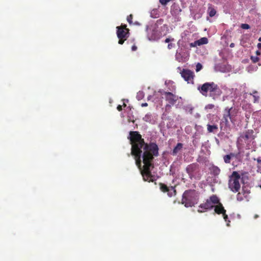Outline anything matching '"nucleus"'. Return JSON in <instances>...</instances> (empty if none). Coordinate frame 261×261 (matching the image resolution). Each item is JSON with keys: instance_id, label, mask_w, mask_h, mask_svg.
I'll return each instance as SVG.
<instances>
[{"instance_id": "nucleus-22", "label": "nucleus", "mask_w": 261, "mask_h": 261, "mask_svg": "<svg viewBox=\"0 0 261 261\" xmlns=\"http://www.w3.org/2000/svg\"><path fill=\"white\" fill-rule=\"evenodd\" d=\"M143 120L146 122H151L152 120V115L150 113H148L143 118Z\"/></svg>"}, {"instance_id": "nucleus-43", "label": "nucleus", "mask_w": 261, "mask_h": 261, "mask_svg": "<svg viewBox=\"0 0 261 261\" xmlns=\"http://www.w3.org/2000/svg\"><path fill=\"white\" fill-rule=\"evenodd\" d=\"M112 102H113V100H110V103L111 104H112ZM111 106H112V105H111Z\"/></svg>"}, {"instance_id": "nucleus-6", "label": "nucleus", "mask_w": 261, "mask_h": 261, "mask_svg": "<svg viewBox=\"0 0 261 261\" xmlns=\"http://www.w3.org/2000/svg\"><path fill=\"white\" fill-rule=\"evenodd\" d=\"M190 179H200L201 175L200 173L199 166L197 163H192L187 166L186 169Z\"/></svg>"}, {"instance_id": "nucleus-4", "label": "nucleus", "mask_w": 261, "mask_h": 261, "mask_svg": "<svg viewBox=\"0 0 261 261\" xmlns=\"http://www.w3.org/2000/svg\"><path fill=\"white\" fill-rule=\"evenodd\" d=\"M219 199L217 196L213 195L210 197L209 199L206 200L205 202L200 204L199 207L202 210L199 209L198 210V212L199 213H202L206 211L212 210L214 207V204H216L219 203Z\"/></svg>"}, {"instance_id": "nucleus-25", "label": "nucleus", "mask_w": 261, "mask_h": 261, "mask_svg": "<svg viewBox=\"0 0 261 261\" xmlns=\"http://www.w3.org/2000/svg\"><path fill=\"white\" fill-rule=\"evenodd\" d=\"M257 93V91H254L253 92V102H257L259 101V96H256L255 95V94H256Z\"/></svg>"}, {"instance_id": "nucleus-39", "label": "nucleus", "mask_w": 261, "mask_h": 261, "mask_svg": "<svg viewBox=\"0 0 261 261\" xmlns=\"http://www.w3.org/2000/svg\"><path fill=\"white\" fill-rule=\"evenodd\" d=\"M229 46H230V47L232 48V47H233L234 46V44L233 43H231L230 44Z\"/></svg>"}, {"instance_id": "nucleus-15", "label": "nucleus", "mask_w": 261, "mask_h": 261, "mask_svg": "<svg viewBox=\"0 0 261 261\" xmlns=\"http://www.w3.org/2000/svg\"><path fill=\"white\" fill-rule=\"evenodd\" d=\"M209 170L211 174L213 175L214 176H218L221 171L220 168L218 167L215 165H213L211 167H210Z\"/></svg>"}, {"instance_id": "nucleus-33", "label": "nucleus", "mask_w": 261, "mask_h": 261, "mask_svg": "<svg viewBox=\"0 0 261 261\" xmlns=\"http://www.w3.org/2000/svg\"><path fill=\"white\" fill-rule=\"evenodd\" d=\"M174 44L173 43H169L168 45V48L170 49H171L173 46H174Z\"/></svg>"}, {"instance_id": "nucleus-16", "label": "nucleus", "mask_w": 261, "mask_h": 261, "mask_svg": "<svg viewBox=\"0 0 261 261\" xmlns=\"http://www.w3.org/2000/svg\"><path fill=\"white\" fill-rule=\"evenodd\" d=\"M183 147V144L181 143H178L176 146L173 148L172 154L173 155H176L177 153L181 150Z\"/></svg>"}, {"instance_id": "nucleus-10", "label": "nucleus", "mask_w": 261, "mask_h": 261, "mask_svg": "<svg viewBox=\"0 0 261 261\" xmlns=\"http://www.w3.org/2000/svg\"><path fill=\"white\" fill-rule=\"evenodd\" d=\"M160 189L164 193H167L169 197H172L173 196L175 195L176 194V190L173 187H168L166 185L160 183Z\"/></svg>"}, {"instance_id": "nucleus-18", "label": "nucleus", "mask_w": 261, "mask_h": 261, "mask_svg": "<svg viewBox=\"0 0 261 261\" xmlns=\"http://www.w3.org/2000/svg\"><path fill=\"white\" fill-rule=\"evenodd\" d=\"M236 156V155L233 153H230L229 154L225 155L223 156V160L225 163L229 164L230 163L231 159Z\"/></svg>"}, {"instance_id": "nucleus-28", "label": "nucleus", "mask_w": 261, "mask_h": 261, "mask_svg": "<svg viewBox=\"0 0 261 261\" xmlns=\"http://www.w3.org/2000/svg\"><path fill=\"white\" fill-rule=\"evenodd\" d=\"M241 28L243 29H250V25L247 23H243L241 25Z\"/></svg>"}, {"instance_id": "nucleus-41", "label": "nucleus", "mask_w": 261, "mask_h": 261, "mask_svg": "<svg viewBox=\"0 0 261 261\" xmlns=\"http://www.w3.org/2000/svg\"><path fill=\"white\" fill-rule=\"evenodd\" d=\"M258 215H255V216H254V218H255V219H256V218H258Z\"/></svg>"}, {"instance_id": "nucleus-13", "label": "nucleus", "mask_w": 261, "mask_h": 261, "mask_svg": "<svg viewBox=\"0 0 261 261\" xmlns=\"http://www.w3.org/2000/svg\"><path fill=\"white\" fill-rule=\"evenodd\" d=\"M216 205L214 206V210L215 212L217 213V214H223L224 213H226V210L224 209V207H223L222 204L219 202V203H216Z\"/></svg>"}, {"instance_id": "nucleus-5", "label": "nucleus", "mask_w": 261, "mask_h": 261, "mask_svg": "<svg viewBox=\"0 0 261 261\" xmlns=\"http://www.w3.org/2000/svg\"><path fill=\"white\" fill-rule=\"evenodd\" d=\"M240 175L236 171H233L230 177L228 186L229 189L234 193H236L240 189Z\"/></svg>"}, {"instance_id": "nucleus-24", "label": "nucleus", "mask_w": 261, "mask_h": 261, "mask_svg": "<svg viewBox=\"0 0 261 261\" xmlns=\"http://www.w3.org/2000/svg\"><path fill=\"white\" fill-rule=\"evenodd\" d=\"M250 59L253 63H255L260 61L261 57L257 56H251Z\"/></svg>"}, {"instance_id": "nucleus-34", "label": "nucleus", "mask_w": 261, "mask_h": 261, "mask_svg": "<svg viewBox=\"0 0 261 261\" xmlns=\"http://www.w3.org/2000/svg\"><path fill=\"white\" fill-rule=\"evenodd\" d=\"M256 161L258 163V164H260L261 165V156H259L258 157L257 159H256Z\"/></svg>"}, {"instance_id": "nucleus-17", "label": "nucleus", "mask_w": 261, "mask_h": 261, "mask_svg": "<svg viewBox=\"0 0 261 261\" xmlns=\"http://www.w3.org/2000/svg\"><path fill=\"white\" fill-rule=\"evenodd\" d=\"M243 193L241 192H239L237 195V199L238 201H241L244 200V197H246L247 196V194L249 193L248 191H246L244 190Z\"/></svg>"}, {"instance_id": "nucleus-44", "label": "nucleus", "mask_w": 261, "mask_h": 261, "mask_svg": "<svg viewBox=\"0 0 261 261\" xmlns=\"http://www.w3.org/2000/svg\"><path fill=\"white\" fill-rule=\"evenodd\" d=\"M152 38L153 39H155V38H156L155 37H153V36L152 37Z\"/></svg>"}, {"instance_id": "nucleus-32", "label": "nucleus", "mask_w": 261, "mask_h": 261, "mask_svg": "<svg viewBox=\"0 0 261 261\" xmlns=\"http://www.w3.org/2000/svg\"><path fill=\"white\" fill-rule=\"evenodd\" d=\"M197 45H198V44H197V42H196V41H195L194 42H193V43H191L190 44V46H191V47H195V46H196Z\"/></svg>"}, {"instance_id": "nucleus-26", "label": "nucleus", "mask_w": 261, "mask_h": 261, "mask_svg": "<svg viewBox=\"0 0 261 261\" xmlns=\"http://www.w3.org/2000/svg\"><path fill=\"white\" fill-rule=\"evenodd\" d=\"M133 15L132 14H130L127 17V21L130 24H133Z\"/></svg>"}, {"instance_id": "nucleus-2", "label": "nucleus", "mask_w": 261, "mask_h": 261, "mask_svg": "<svg viewBox=\"0 0 261 261\" xmlns=\"http://www.w3.org/2000/svg\"><path fill=\"white\" fill-rule=\"evenodd\" d=\"M199 92L204 96H209L214 100L218 99L222 93L219 87L214 82H206L197 87Z\"/></svg>"}, {"instance_id": "nucleus-3", "label": "nucleus", "mask_w": 261, "mask_h": 261, "mask_svg": "<svg viewBox=\"0 0 261 261\" xmlns=\"http://www.w3.org/2000/svg\"><path fill=\"white\" fill-rule=\"evenodd\" d=\"M199 195L194 190H186L182 194L181 203L187 207H192L198 203Z\"/></svg>"}, {"instance_id": "nucleus-35", "label": "nucleus", "mask_w": 261, "mask_h": 261, "mask_svg": "<svg viewBox=\"0 0 261 261\" xmlns=\"http://www.w3.org/2000/svg\"><path fill=\"white\" fill-rule=\"evenodd\" d=\"M137 49V47L136 46V45H133L132 47V50L133 51H136Z\"/></svg>"}, {"instance_id": "nucleus-12", "label": "nucleus", "mask_w": 261, "mask_h": 261, "mask_svg": "<svg viewBox=\"0 0 261 261\" xmlns=\"http://www.w3.org/2000/svg\"><path fill=\"white\" fill-rule=\"evenodd\" d=\"M164 95L166 100L172 105H174L178 99V96L171 92H165Z\"/></svg>"}, {"instance_id": "nucleus-8", "label": "nucleus", "mask_w": 261, "mask_h": 261, "mask_svg": "<svg viewBox=\"0 0 261 261\" xmlns=\"http://www.w3.org/2000/svg\"><path fill=\"white\" fill-rule=\"evenodd\" d=\"M231 109H229L228 107H226L223 111V117L221 120L220 124V128L221 130H225L227 128L229 124L228 119H230Z\"/></svg>"}, {"instance_id": "nucleus-30", "label": "nucleus", "mask_w": 261, "mask_h": 261, "mask_svg": "<svg viewBox=\"0 0 261 261\" xmlns=\"http://www.w3.org/2000/svg\"><path fill=\"white\" fill-rule=\"evenodd\" d=\"M222 215H223V218H224V220H225L226 222L228 221V222H230V221H228V216L226 215V213H225L223 214Z\"/></svg>"}, {"instance_id": "nucleus-9", "label": "nucleus", "mask_w": 261, "mask_h": 261, "mask_svg": "<svg viewBox=\"0 0 261 261\" xmlns=\"http://www.w3.org/2000/svg\"><path fill=\"white\" fill-rule=\"evenodd\" d=\"M182 77L189 84H194V73L189 69H183L181 72Z\"/></svg>"}, {"instance_id": "nucleus-40", "label": "nucleus", "mask_w": 261, "mask_h": 261, "mask_svg": "<svg viewBox=\"0 0 261 261\" xmlns=\"http://www.w3.org/2000/svg\"><path fill=\"white\" fill-rule=\"evenodd\" d=\"M134 24H136V25H139L140 24V23L137 22V21L135 22L134 23Z\"/></svg>"}, {"instance_id": "nucleus-7", "label": "nucleus", "mask_w": 261, "mask_h": 261, "mask_svg": "<svg viewBox=\"0 0 261 261\" xmlns=\"http://www.w3.org/2000/svg\"><path fill=\"white\" fill-rule=\"evenodd\" d=\"M117 35L119 38L118 43L122 44L124 41L127 39L129 35V30L127 28L126 24H122L117 28Z\"/></svg>"}, {"instance_id": "nucleus-11", "label": "nucleus", "mask_w": 261, "mask_h": 261, "mask_svg": "<svg viewBox=\"0 0 261 261\" xmlns=\"http://www.w3.org/2000/svg\"><path fill=\"white\" fill-rule=\"evenodd\" d=\"M254 131L252 129H248L243 132L240 136L241 140H244L245 143H248L249 141L254 139Z\"/></svg>"}, {"instance_id": "nucleus-31", "label": "nucleus", "mask_w": 261, "mask_h": 261, "mask_svg": "<svg viewBox=\"0 0 261 261\" xmlns=\"http://www.w3.org/2000/svg\"><path fill=\"white\" fill-rule=\"evenodd\" d=\"M174 41V38H166L165 40V43H169V42L170 41Z\"/></svg>"}, {"instance_id": "nucleus-42", "label": "nucleus", "mask_w": 261, "mask_h": 261, "mask_svg": "<svg viewBox=\"0 0 261 261\" xmlns=\"http://www.w3.org/2000/svg\"><path fill=\"white\" fill-rule=\"evenodd\" d=\"M258 40L261 42V37L258 38Z\"/></svg>"}, {"instance_id": "nucleus-1", "label": "nucleus", "mask_w": 261, "mask_h": 261, "mask_svg": "<svg viewBox=\"0 0 261 261\" xmlns=\"http://www.w3.org/2000/svg\"><path fill=\"white\" fill-rule=\"evenodd\" d=\"M128 139L132 145L131 154L134 156L137 166L141 169V158L143 163V170L141 174L144 181H153L154 176L151 174L150 168L153 167L154 157L159 155V147L155 143H145L144 139L138 132L130 131Z\"/></svg>"}, {"instance_id": "nucleus-20", "label": "nucleus", "mask_w": 261, "mask_h": 261, "mask_svg": "<svg viewBox=\"0 0 261 261\" xmlns=\"http://www.w3.org/2000/svg\"><path fill=\"white\" fill-rule=\"evenodd\" d=\"M216 10L212 7V5L208 7L207 9V13L211 17L214 16L216 14Z\"/></svg>"}, {"instance_id": "nucleus-23", "label": "nucleus", "mask_w": 261, "mask_h": 261, "mask_svg": "<svg viewBox=\"0 0 261 261\" xmlns=\"http://www.w3.org/2000/svg\"><path fill=\"white\" fill-rule=\"evenodd\" d=\"M125 101H126V102H128V100L127 99H126V100H125V99H122V101H123L122 105H119L117 107V109L119 111H121L122 110V106H123L124 107H125L126 106V104L125 103Z\"/></svg>"}, {"instance_id": "nucleus-38", "label": "nucleus", "mask_w": 261, "mask_h": 261, "mask_svg": "<svg viewBox=\"0 0 261 261\" xmlns=\"http://www.w3.org/2000/svg\"><path fill=\"white\" fill-rule=\"evenodd\" d=\"M257 46L258 49H261V43H258L257 45Z\"/></svg>"}, {"instance_id": "nucleus-27", "label": "nucleus", "mask_w": 261, "mask_h": 261, "mask_svg": "<svg viewBox=\"0 0 261 261\" xmlns=\"http://www.w3.org/2000/svg\"><path fill=\"white\" fill-rule=\"evenodd\" d=\"M202 65L200 63H198L197 64V65L196 66V71L197 72H198L202 69Z\"/></svg>"}, {"instance_id": "nucleus-14", "label": "nucleus", "mask_w": 261, "mask_h": 261, "mask_svg": "<svg viewBox=\"0 0 261 261\" xmlns=\"http://www.w3.org/2000/svg\"><path fill=\"white\" fill-rule=\"evenodd\" d=\"M229 109H231L230 120L232 123L234 124L236 121V117L237 115L238 111L232 107L229 108Z\"/></svg>"}, {"instance_id": "nucleus-21", "label": "nucleus", "mask_w": 261, "mask_h": 261, "mask_svg": "<svg viewBox=\"0 0 261 261\" xmlns=\"http://www.w3.org/2000/svg\"><path fill=\"white\" fill-rule=\"evenodd\" d=\"M196 42H197V44H198V46L205 44L208 43V39L206 37H202L200 38V39L196 41Z\"/></svg>"}, {"instance_id": "nucleus-29", "label": "nucleus", "mask_w": 261, "mask_h": 261, "mask_svg": "<svg viewBox=\"0 0 261 261\" xmlns=\"http://www.w3.org/2000/svg\"><path fill=\"white\" fill-rule=\"evenodd\" d=\"M214 108V105L213 104H208L205 106L206 109H212Z\"/></svg>"}, {"instance_id": "nucleus-37", "label": "nucleus", "mask_w": 261, "mask_h": 261, "mask_svg": "<svg viewBox=\"0 0 261 261\" xmlns=\"http://www.w3.org/2000/svg\"><path fill=\"white\" fill-rule=\"evenodd\" d=\"M147 106H148V104H147V103H146V102L142 103L141 104V106H142V107H147Z\"/></svg>"}, {"instance_id": "nucleus-36", "label": "nucleus", "mask_w": 261, "mask_h": 261, "mask_svg": "<svg viewBox=\"0 0 261 261\" xmlns=\"http://www.w3.org/2000/svg\"><path fill=\"white\" fill-rule=\"evenodd\" d=\"M255 53H256V56H257V57L258 56L260 57L261 55V53L259 50H256Z\"/></svg>"}, {"instance_id": "nucleus-19", "label": "nucleus", "mask_w": 261, "mask_h": 261, "mask_svg": "<svg viewBox=\"0 0 261 261\" xmlns=\"http://www.w3.org/2000/svg\"><path fill=\"white\" fill-rule=\"evenodd\" d=\"M218 126L217 125H207V129L208 133H215L218 130Z\"/></svg>"}]
</instances>
